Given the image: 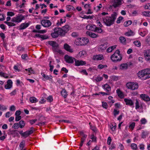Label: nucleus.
Returning a JSON list of instances; mask_svg holds the SVG:
<instances>
[{"instance_id": "60", "label": "nucleus", "mask_w": 150, "mask_h": 150, "mask_svg": "<svg viewBox=\"0 0 150 150\" xmlns=\"http://www.w3.org/2000/svg\"><path fill=\"white\" fill-rule=\"evenodd\" d=\"M67 8V9L68 11H69L73 9L74 8V7L70 5H67L66 6Z\"/></svg>"}, {"instance_id": "13", "label": "nucleus", "mask_w": 150, "mask_h": 150, "mask_svg": "<svg viewBox=\"0 0 150 150\" xmlns=\"http://www.w3.org/2000/svg\"><path fill=\"white\" fill-rule=\"evenodd\" d=\"M75 65L77 67L84 65L86 64V62L85 61H83L82 60L80 61L76 59H75Z\"/></svg>"}, {"instance_id": "30", "label": "nucleus", "mask_w": 150, "mask_h": 150, "mask_svg": "<svg viewBox=\"0 0 150 150\" xmlns=\"http://www.w3.org/2000/svg\"><path fill=\"white\" fill-rule=\"evenodd\" d=\"M18 123L19 125V127L21 128H23L24 127L25 125V121L23 120L20 121Z\"/></svg>"}, {"instance_id": "39", "label": "nucleus", "mask_w": 150, "mask_h": 150, "mask_svg": "<svg viewBox=\"0 0 150 150\" xmlns=\"http://www.w3.org/2000/svg\"><path fill=\"white\" fill-rule=\"evenodd\" d=\"M133 32L130 30V31L127 32H126L125 33V35L127 36H132L134 35Z\"/></svg>"}, {"instance_id": "51", "label": "nucleus", "mask_w": 150, "mask_h": 150, "mask_svg": "<svg viewBox=\"0 0 150 150\" xmlns=\"http://www.w3.org/2000/svg\"><path fill=\"white\" fill-rule=\"evenodd\" d=\"M79 34L76 32H73L71 34L72 36L74 37H77L79 36Z\"/></svg>"}, {"instance_id": "8", "label": "nucleus", "mask_w": 150, "mask_h": 150, "mask_svg": "<svg viewBox=\"0 0 150 150\" xmlns=\"http://www.w3.org/2000/svg\"><path fill=\"white\" fill-rule=\"evenodd\" d=\"M126 86L128 88L134 90L137 89L138 87V85L137 83L134 82H129L127 83Z\"/></svg>"}, {"instance_id": "35", "label": "nucleus", "mask_w": 150, "mask_h": 150, "mask_svg": "<svg viewBox=\"0 0 150 150\" xmlns=\"http://www.w3.org/2000/svg\"><path fill=\"white\" fill-rule=\"evenodd\" d=\"M30 100L32 103H35L38 101V100L35 97H30Z\"/></svg>"}, {"instance_id": "61", "label": "nucleus", "mask_w": 150, "mask_h": 150, "mask_svg": "<svg viewBox=\"0 0 150 150\" xmlns=\"http://www.w3.org/2000/svg\"><path fill=\"white\" fill-rule=\"evenodd\" d=\"M37 121V119H34L30 120L29 121L31 125H33V124L35 123V122Z\"/></svg>"}, {"instance_id": "40", "label": "nucleus", "mask_w": 150, "mask_h": 150, "mask_svg": "<svg viewBox=\"0 0 150 150\" xmlns=\"http://www.w3.org/2000/svg\"><path fill=\"white\" fill-rule=\"evenodd\" d=\"M143 15L146 17L150 16V11H144L142 12Z\"/></svg>"}, {"instance_id": "44", "label": "nucleus", "mask_w": 150, "mask_h": 150, "mask_svg": "<svg viewBox=\"0 0 150 150\" xmlns=\"http://www.w3.org/2000/svg\"><path fill=\"white\" fill-rule=\"evenodd\" d=\"M19 125L18 123L16 122L14 123L12 126V127L15 129H18L19 128Z\"/></svg>"}, {"instance_id": "48", "label": "nucleus", "mask_w": 150, "mask_h": 150, "mask_svg": "<svg viewBox=\"0 0 150 150\" xmlns=\"http://www.w3.org/2000/svg\"><path fill=\"white\" fill-rule=\"evenodd\" d=\"M5 73H4L2 72H0V76H1L4 77V78H8V76H5Z\"/></svg>"}, {"instance_id": "45", "label": "nucleus", "mask_w": 150, "mask_h": 150, "mask_svg": "<svg viewBox=\"0 0 150 150\" xmlns=\"http://www.w3.org/2000/svg\"><path fill=\"white\" fill-rule=\"evenodd\" d=\"M131 146L132 149L134 150H136L137 148V145L134 143H132L131 144Z\"/></svg>"}, {"instance_id": "9", "label": "nucleus", "mask_w": 150, "mask_h": 150, "mask_svg": "<svg viewBox=\"0 0 150 150\" xmlns=\"http://www.w3.org/2000/svg\"><path fill=\"white\" fill-rule=\"evenodd\" d=\"M64 59L66 62L68 63L72 64L75 61V59L72 57L69 56L68 55H65L64 57Z\"/></svg>"}, {"instance_id": "2", "label": "nucleus", "mask_w": 150, "mask_h": 150, "mask_svg": "<svg viewBox=\"0 0 150 150\" xmlns=\"http://www.w3.org/2000/svg\"><path fill=\"white\" fill-rule=\"evenodd\" d=\"M138 77L140 78H144V79L150 78V68H146L141 70L137 74Z\"/></svg>"}, {"instance_id": "29", "label": "nucleus", "mask_w": 150, "mask_h": 150, "mask_svg": "<svg viewBox=\"0 0 150 150\" xmlns=\"http://www.w3.org/2000/svg\"><path fill=\"white\" fill-rule=\"evenodd\" d=\"M25 144V141L24 140H23L20 143L19 145V147L20 148V150H23L24 149Z\"/></svg>"}, {"instance_id": "31", "label": "nucleus", "mask_w": 150, "mask_h": 150, "mask_svg": "<svg viewBox=\"0 0 150 150\" xmlns=\"http://www.w3.org/2000/svg\"><path fill=\"white\" fill-rule=\"evenodd\" d=\"M149 133L147 131H143L141 134L142 138H146V136H148Z\"/></svg>"}, {"instance_id": "16", "label": "nucleus", "mask_w": 150, "mask_h": 150, "mask_svg": "<svg viewBox=\"0 0 150 150\" xmlns=\"http://www.w3.org/2000/svg\"><path fill=\"white\" fill-rule=\"evenodd\" d=\"M13 82L11 80H8L7 81V84L6 85L5 88L6 89H9L12 86Z\"/></svg>"}, {"instance_id": "62", "label": "nucleus", "mask_w": 150, "mask_h": 150, "mask_svg": "<svg viewBox=\"0 0 150 150\" xmlns=\"http://www.w3.org/2000/svg\"><path fill=\"white\" fill-rule=\"evenodd\" d=\"M47 99L49 102H51L53 100L52 97V96H50L47 98Z\"/></svg>"}, {"instance_id": "36", "label": "nucleus", "mask_w": 150, "mask_h": 150, "mask_svg": "<svg viewBox=\"0 0 150 150\" xmlns=\"http://www.w3.org/2000/svg\"><path fill=\"white\" fill-rule=\"evenodd\" d=\"M25 70L26 71H28V72L30 74H34L35 73L34 70H33L31 67L27 69H26Z\"/></svg>"}, {"instance_id": "42", "label": "nucleus", "mask_w": 150, "mask_h": 150, "mask_svg": "<svg viewBox=\"0 0 150 150\" xmlns=\"http://www.w3.org/2000/svg\"><path fill=\"white\" fill-rule=\"evenodd\" d=\"M121 69H127V65L126 64H123L120 65Z\"/></svg>"}, {"instance_id": "11", "label": "nucleus", "mask_w": 150, "mask_h": 150, "mask_svg": "<svg viewBox=\"0 0 150 150\" xmlns=\"http://www.w3.org/2000/svg\"><path fill=\"white\" fill-rule=\"evenodd\" d=\"M69 29V26L68 25H65L61 28V30H62L61 32H62V34H63L64 36L68 32Z\"/></svg>"}, {"instance_id": "52", "label": "nucleus", "mask_w": 150, "mask_h": 150, "mask_svg": "<svg viewBox=\"0 0 150 150\" xmlns=\"http://www.w3.org/2000/svg\"><path fill=\"white\" fill-rule=\"evenodd\" d=\"M7 15L8 16H12L15 15V13L12 12H8L7 13Z\"/></svg>"}, {"instance_id": "32", "label": "nucleus", "mask_w": 150, "mask_h": 150, "mask_svg": "<svg viewBox=\"0 0 150 150\" xmlns=\"http://www.w3.org/2000/svg\"><path fill=\"white\" fill-rule=\"evenodd\" d=\"M61 94L62 96H63L64 98H66L67 96V92L66 90L64 89H63L61 92Z\"/></svg>"}, {"instance_id": "54", "label": "nucleus", "mask_w": 150, "mask_h": 150, "mask_svg": "<svg viewBox=\"0 0 150 150\" xmlns=\"http://www.w3.org/2000/svg\"><path fill=\"white\" fill-rule=\"evenodd\" d=\"M79 134L80 135H81L83 137V138H86L87 135L85 134H84L83 132L82 131H80L79 132Z\"/></svg>"}, {"instance_id": "57", "label": "nucleus", "mask_w": 150, "mask_h": 150, "mask_svg": "<svg viewBox=\"0 0 150 150\" xmlns=\"http://www.w3.org/2000/svg\"><path fill=\"white\" fill-rule=\"evenodd\" d=\"M58 22L57 23V26L61 25V24L63 23V19L62 18L60 19V22H59V21H58Z\"/></svg>"}, {"instance_id": "43", "label": "nucleus", "mask_w": 150, "mask_h": 150, "mask_svg": "<svg viewBox=\"0 0 150 150\" xmlns=\"http://www.w3.org/2000/svg\"><path fill=\"white\" fill-rule=\"evenodd\" d=\"M17 49L19 52H22L24 51L25 49L23 47L19 46L18 47Z\"/></svg>"}, {"instance_id": "49", "label": "nucleus", "mask_w": 150, "mask_h": 150, "mask_svg": "<svg viewBox=\"0 0 150 150\" xmlns=\"http://www.w3.org/2000/svg\"><path fill=\"white\" fill-rule=\"evenodd\" d=\"M85 138H82L81 139V142L80 144V146L79 147L80 149H81V147L83 146V143L84 142V141H85Z\"/></svg>"}, {"instance_id": "3", "label": "nucleus", "mask_w": 150, "mask_h": 150, "mask_svg": "<svg viewBox=\"0 0 150 150\" xmlns=\"http://www.w3.org/2000/svg\"><path fill=\"white\" fill-rule=\"evenodd\" d=\"M111 59L114 62H120L122 59V57L120 54V52L119 50H117L111 56Z\"/></svg>"}, {"instance_id": "53", "label": "nucleus", "mask_w": 150, "mask_h": 150, "mask_svg": "<svg viewBox=\"0 0 150 150\" xmlns=\"http://www.w3.org/2000/svg\"><path fill=\"white\" fill-rule=\"evenodd\" d=\"M140 106L139 105V102L137 99H136V102L135 103V108L136 109H139V108Z\"/></svg>"}, {"instance_id": "21", "label": "nucleus", "mask_w": 150, "mask_h": 150, "mask_svg": "<svg viewBox=\"0 0 150 150\" xmlns=\"http://www.w3.org/2000/svg\"><path fill=\"white\" fill-rule=\"evenodd\" d=\"M48 43L49 45L52 46V47H57L59 45L57 43L54 41H49Z\"/></svg>"}, {"instance_id": "4", "label": "nucleus", "mask_w": 150, "mask_h": 150, "mask_svg": "<svg viewBox=\"0 0 150 150\" xmlns=\"http://www.w3.org/2000/svg\"><path fill=\"white\" fill-rule=\"evenodd\" d=\"M53 30L54 32L51 34V36L53 38H56L58 37L59 35L62 36H64L62 34V32H61V28L56 27L53 29Z\"/></svg>"}, {"instance_id": "25", "label": "nucleus", "mask_w": 150, "mask_h": 150, "mask_svg": "<svg viewBox=\"0 0 150 150\" xmlns=\"http://www.w3.org/2000/svg\"><path fill=\"white\" fill-rule=\"evenodd\" d=\"M116 92L118 96L121 98H122L124 97V96L122 92L120 91L119 89H117Z\"/></svg>"}, {"instance_id": "24", "label": "nucleus", "mask_w": 150, "mask_h": 150, "mask_svg": "<svg viewBox=\"0 0 150 150\" xmlns=\"http://www.w3.org/2000/svg\"><path fill=\"white\" fill-rule=\"evenodd\" d=\"M41 75L44 77V78L46 80H48L50 81H52V76H49L48 75H45L44 73H41Z\"/></svg>"}, {"instance_id": "23", "label": "nucleus", "mask_w": 150, "mask_h": 150, "mask_svg": "<svg viewBox=\"0 0 150 150\" xmlns=\"http://www.w3.org/2000/svg\"><path fill=\"white\" fill-rule=\"evenodd\" d=\"M29 25V24L28 23H22L20 26V30H23L25 29Z\"/></svg>"}, {"instance_id": "15", "label": "nucleus", "mask_w": 150, "mask_h": 150, "mask_svg": "<svg viewBox=\"0 0 150 150\" xmlns=\"http://www.w3.org/2000/svg\"><path fill=\"white\" fill-rule=\"evenodd\" d=\"M144 55L146 60L150 62V53L148 50L145 51Z\"/></svg>"}, {"instance_id": "63", "label": "nucleus", "mask_w": 150, "mask_h": 150, "mask_svg": "<svg viewBox=\"0 0 150 150\" xmlns=\"http://www.w3.org/2000/svg\"><path fill=\"white\" fill-rule=\"evenodd\" d=\"M141 122L142 124H144L146 122V120L144 118H142L141 120Z\"/></svg>"}, {"instance_id": "6", "label": "nucleus", "mask_w": 150, "mask_h": 150, "mask_svg": "<svg viewBox=\"0 0 150 150\" xmlns=\"http://www.w3.org/2000/svg\"><path fill=\"white\" fill-rule=\"evenodd\" d=\"M77 42H79V45H84L87 44L89 40L86 38H79L77 39Z\"/></svg>"}, {"instance_id": "59", "label": "nucleus", "mask_w": 150, "mask_h": 150, "mask_svg": "<svg viewBox=\"0 0 150 150\" xmlns=\"http://www.w3.org/2000/svg\"><path fill=\"white\" fill-rule=\"evenodd\" d=\"M86 52L84 51H82L79 52V54L80 56H82L86 54Z\"/></svg>"}, {"instance_id": "34", "label": "nucleus", "mask_w": 150, "mask_h": 150, "mask_svg": "<svg viewBox=\"0 0 150 150\" xmlns=\"http://www.w3.org/2000/svg\"><path fill=\"white\" fill-rule=\"evenodd\" d=\"M132 23V22L131 20L125 22L124 25L125 27H127L130 25Z\"/></svg>"}, {"instance_id": "7", "label": "nucleus", "mask_w": 150, "mask_h": 150, "mask_svg": "<svg viewBox=\"0 0 150 150\" xmlns=\"http://www.w3.org/2000/svg\"><path fill=\"white\" fill-rule=\"evenodd\" d=\"M25 19L24 16L21 14L20 15H17L16 17H13L12 18L11 21L13 22H16L18 23L21 22L23 20Z\"/></svg>"}, {"instance_id": "37", "label": "nucleus", "mask_w": 150, "mask_h": 150, "mask_svg": "<svg viewBox=\"0 0 150 150\" xmlns=\"http://www.w3.org/2000/svg\"><path fill=\"white\" fill-rule=\"evenodd\" d=\"M94 17V16L93 15L91 16H87L86 15H84L83 17H82L81 18H82L84 19H92Z\"/></svg>"}, {"instance_id": "33", "label": "nucleus", "mask_w": 150, "mask_h": 150, "mask_svg": "<svg viewBox=\"0 0 150 150\" xmlns=\"http://www.w3.org/2000/svg\"><path fill=\"white\" fill-rule=\"evenodd\" d=\"M116 127V124L115 123H112L110 126V129L112 131H114L115 130Z\"/></svg>"}, {"instance_id": "58", "label": "nucleus", "mask_w": 150, "mask_h": 150, "mask_svg": "<svg viewBox=\"0 0 150 150\" xmlns=\"http://www.w3.org/2000/svg\"><path fill=\"white\" fill-rule=\"evenodd\" d=\"M15 118V121L16 122L19 121L21 118V116H16Z\"/></svg>"}, {"instance_id": "56", "label": "nucleus", "mask_w": 150, "mask_h": 150, "mask_svg": "<svg viewBox=\"0 0 150 150\" xmlns=\"http://www.w3.org/2000/svg\"><path fill=\"white\" fill-rule=\"evenodd\" d=\"M113 112L114 115L115 117H116L117 115L119 114L120 112L119 110L117 111L116 109H114Z\"/></svg>"}, {"instance_id": "46", "label": "nucleus", "mask_w": 150, "mask_h": 150, "mask_svg": "<svg viewBox=\"0 0 150 150\" xmlns=\"http://www.w3.org/2000/svg\"><path fill=\"white\" fill-rule=\"evenodd\" d=\"M123 18L122 16H120L117 19L116 22L117 23H120L121 21H122V20H123Z\"/></svg>"}, {"instance_id": "19", "label": "nucleus", "mask_w": 150, "mask_h": 150, "mask_svg": "<svg viewBox=\"0 0 150 150\" xmlns=\"http://www.w3.org/2000/svg\"><path fill=\"white\" fill-rule=\"evenodd\" d=\"M124 100L126 103V105H129L130 106L134 105V103L132 100L131 99H128L126 98L124 99Z\"/></svg>"}, {"instance_id": "55", "label": "nucleus", "mask_w": 150, "mask_h": 150, "mask_svg": "<svg viewBox=\"0 0 150 150\" xmlns=\"http://www.w3.org/2000/svg\"><path fill=\"white\" fill-rule=\"evenodd\" d=\"M135 125V123L134 122H132L129 125V127L132 129H133Z\"/></svg>"}, {"instance_id": "18", "label": "nucleus", "mask_w": 150, "mask_h": 150, "mask_svg": "<svg viewBox=\"0 0 150 150\" xmlns=\"http://www.w3.org/2000/svg\"><path fill=\"white\" fill-rule=\"evenodd\" d=\"M103 55L102 54L96 55L93 56V59L94 60H101L103 59Z\"/></svg>"}, {"instance_id": "1", "label": "nucleus", "mask_w": 150, "mask_h": 150, "mask_svg": "<svg viewBox=\"0 0 150 150\" xmlns=\"http://www.w3.org/2000/svg\"><path fill=\"white\" fill-rule=\"evenodd\" d=\"M117 13L116 12H114L110 17H105L102 18V19L104 23L108 26H110L113 25L116 20Z\"/></svg>"}, {"instance_id": "12", "label": "nucleus", "mask_w": 150, "mask_h": 150, "mask_svg": "<svg viewBox=\"0 0 150 150\" xmlns=\"http://www.w3.org/2000/svg\"><path fill=\"white\" fill-rule=\"evenodd\" d=\"M18 132L22 137H24V138H26L31 134L28 130L24 132H23V131H18Z\"/></svg>"}, {"instance_id": "47", "label": "nucleus", "mask_w": 150, "mask_h": 150, "mask_svg": "<svg viewBox=\"0 0 150 150\" xmlns=\"http://www.w3.org/2000/svg\"><path fill=\"white\" fill-rule=\"evenodd\" d=\"M102 105L103 107V108L106 109L108 108V106L107 103L106 102H102Z\"/></svg>"}, {"instance_id": "64", "label": "nucleus", "mask_w": 150, "mask_h": 150, "mask_svg": "<svg viewBox=\"0 0 150 150\" xmlns=\"http://www.w3.org/2000/svg\"><path fill=\"white\" fill-rule=\"evenodd\" d=\"M5 20L4 15L0 13V21H3Z\"/></svg>"}, {"instance_id": "41", "label": "nucleus", "mask_w": 150, "mask_h": 150, "mask_svg": "<svg viewBox=\"0 0 150 150\" xmlns=\"http://www.w3.org/2000/svg\"><path fill=\"white\" fill-rule=\"evenodd\" d=\"M134 44L137 47H140L141 46V43L140 41L139 40L135 41L134 42Z\"/></svg>"}, {"instance_id": "26", "label": "nucleus", "mask_w": 150, "mask_h": 150, "mask_svg": "<svg viewBox=\"0 0 150 150\" xmlns=\"http://www.w3.org/2000/svg\"><path fill=\"white\" fill-rule=\"evenodd\" d=\"M36 37H39L40 38H41L43 40H45L47 39L48 37L45 35H41L39 34H36L34 37L35 38Z\"/></svg>"}, {"instance_id": "10", "label": "nucleus", "mask_w": 150, "mask_h": 150, "mask_svg": "<svg viewBox=\"0 0 150 150\" xmlns=\"http://www.w3.org/2000/svg\"><path fill=\"white\" fill-rule=\"evenodd\" d=\"M41 23L42 25L45 27H49L52 24V23L49 20H42L41 21Z\"/></svg>"}, {"instance_id": "28", "label": "nucleus", "mask_w": 150, "mask_h": 150, "mask_svg": "<svg viewBox=\"0 0 150 150\" xmlns=\"http://www.w3.org/2000/svg\"><path fill=\"white\" fill-rule=\"evenodd\" d=\"M119 40L120 42L124 45L126 44V39L125 38L121 36L119 38Z\"/></svg>"}, {"instance_id": "20", "label": "nucleus", "mask_w": 150, "mask_h": 150, "mask_svg": "<svg viewBox=\"0 0 150 150\" xmlns=\"http://www.w3.org/2000/svg\"><path fill=\"white\" fill-rule=\"evenodd\" d=\"M64 49L67 51L72 53L73 52V50L70 48L71 47L68 44H64Z\"/></svg>"}, {"instance_id": "22", "label": "nucleus", "mask_w": 150, "mask_h": 150, "mask_svg": "<svg viewBox=\"0 0 150 150\" xmlns=\"http://www.w3.org/2000/svg\"><path fill=\"white\" fill-rule=\"evenodd\" d=\"M86 33L92 38H96L98 37L97 35L91 32L87 31L86 32Z\"/></svg>"}, {"instance_id": "5", "label": "nucleus", "mask_w": 150, "mask_h": 150, "mask_svg": "<svg viewBox=\"0 0 150 150\" xmlns=\"http://www.w3.org/2000/svg\"><path fill=\"white\" fill-rule=\"evenodd\" d=\"M112 2L113 4L112 5H110L108 7L109 9L110 10L112 9L113 7L115 8L122 4V0H112Z\"/></svg>"}, {"instance_id": "38", "label": "nucleus", "mask_w": 150, "mask_h": 150, "mask_svg": "<svg viewBox=\"0 0 150 150\" xmlns=\"http://www.w3.org/2000/svg\"><path fill=\"white\" fill-rule=\"evenodd\" d=\"M96 27L94 25H91L89 28V30L92 31H95L96 30Z\"/></svg>"}, {"instance_id": "50", "label": "nucleus", "mask_w": 150, "mask_h": 150, "mask_svg": "<svg viewBox=\"0 0 150 150\" xmlns=\"http://www.w3.org/2000/svg\"><path fill=\"white\" fill-rule=\"evenodd\" d=\"M102 31L103 30L101 28L96 27V30L95 32H97L98 33H101L102 32Z\"/></svg>"}, {"instance_id": "27", "label": "nucleus", "mask_w": 150, "mask_h": 150, "mask_svg": "<svg viewBox=\"0 0 150 150\" xmlns=\"http://www.w3.org/2000/svg\"><path fill=\"white\" fill-rule=\"evenodd\" d=\"M102 86L103 88L106 90L107 91H109L111 90L110 86L107 84L103 85Z\"/></svg>"}, {"instance_id": "14", "label": "nucleus", "mask_w": 150, "mask_h": 150, "mask_svg": "<svg viewBox=\"0 0 150 150\" xmlns=\"http://www.w3.org/2000/svg\"><path fill=\"white\" fill-rule=\"evenodd\" d=\"M108 43L105 42L99 46L98 49L99 51H103L106 49L107 47Z\"/></svg>"}, {"instance_id": "17", "label": "nucleus", "mask_w": 150, "mask_h": 150, "mask_svg": "<svg viewBox=\"0 0 150 150\" xmlns=\"http://www.w3.org/2000/svg\"><path fill=\"white\" fill-rule=\"evenodd\" d=\"M140 96L142 99L145 101H148L150 100L149 97L145 94H141Z\"/></svg>"}]
</instances>
